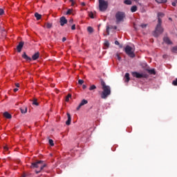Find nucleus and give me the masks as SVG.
<instances>
[{
    "mask_svg": "<svg viewBox=\"0 0 177 177\" xmlns=\"http://www.w3.org/2000/svg\"><path fill=\"white\" fill-rule=\"evenodd\" d=\"M102 91L101 93V99H107V97L111 95V88L107 86L103 79L100 80Z\"/></svg>",
    "mask_w": 177,
    "mask_h": 177,
    "instance_id": "nucleus-1",
    "label": "nucleus"
},
{
    "mask_svg": "<svg viewBox=\"0 0 177 177\" xmlns=\"http://www.w3.org/2000/svg\"><path fill=\"white\" fill-rule=\"evenodd\" d=\"M162 23V21L161 19H158V24L156 25V27L155 28V30L153 32V35L156 38H158L162 32H164V28L161 26V24Z\"/></svg>",
    "mask_w": 177,
    "mask_h": 177,
    "instance_id": "nucleus-2",
    "label": "nucleus"
},
{
    "mask_svg": "<svg viewBox=\"0 0 177 177\" xmlns=\"http://www.w3.org/2000/svg\"><path fill=\"white\" fill-rule=\"evenodd\" d=\"M109 8V1L99 0V9L100 12H106Z\"/></svg>",
    "mask_w": 177,
    "mask_h": 177,
    "instance_id": "nucleus-3",
    "label": "nucleus"
},
{
    "mask_svg": "<svg viewBox=\"0 0 177 177\" xmlns=\"http://www.w3.org/2000/svg\"><path fill=\"white\" fill-rule=\"evenodd\" d=\"M125 17V13L123 12H118L115 14V19H116V24L121 23V21H124V18Z\"/></svg>",
    "mask_w": 177,
    "mask_h": 177,
    "instance_id": "nucleus-4",
    "label": "nucleus"
},
{
    "mask_svg": "<svg viewBox=\"0 0 177 177\" xmlns=\"http://www.w3.org/2000/svg\"><path fill=\"white\" fill-rule=\"evenodd\" d=\"M124 52L129 56V57H135V53H133V50L130 46H127L124 48Z\"/></svg>",
    "mask_w": 177,
    "mask_h": 177,
    "instance_id": "nucleus-5",
    "label": "nucleus"
},
{
    "mask_svg": "<svg viewBox=\"0 0 177 177\" xmlns=\"http://www.w3.org/2000/svg\"><path fill=\"white\" fill-rule=\"evenodd\" d=\"M44 162L42 160H39L36 162L32 163L30 168H39V165H41Z\"/></svg>",
    "mask_w": 177,
    "mask_h": 177,
    "instance_id": "nucleus-6",
    "label": "nucleus"
},
{
    "mask_svg": "<svg viewBox=\"0 0 177 177\" xmlns=\"http://www.w3.org/2000/svg\"><path fill=\"white\" fill-rule=\"evenodd\" d=\"M132 75L133 77H136V78H146V76H145V75L139 73L138 72H133Z\"/></svg>",
    "mask_w": 177,
    "mask_h": 177,
    "instance_id": "nucleus-7",
    "label": "nucleus"
},
{
    "mask_svg": "<svg viewBox=\"0 0 177 177\" xmlns=\"http://www.w3.org/2000/svg\"><path fill=\"white\" fill-rule=\"evenodd\" d=\"M85 104H88V100H82V102L78 105V106L76 108V110L78 111V110H80V109H81L82 106H85Z\"/></svg>",
    "mask_w": 177,
    "mask_h": 177,
    "instance_id": "nucleus-8",
    "label": "nucleus"
},
{
    "mask_svg": "<svg viewBox=\"0 0 177 177\" xmlns=\"http://www.w3.org/2000/svg\"><path fill=\"white\" fill-rule=\"evenodd\" d=\"M60 26L63 27L64 24H67V19H66V17H62L59 19Z\"/></svg>",
    "mask_w": 177,
    "mask_h": 177,
    "instance_id": "nucleus-9",
    "label": "nucleus"
},
{
    "mask_svg": "<svg viewBox=\"0 0 177 177\" xmlns=\"http://www.w3.org/2000/svg\"><path fill=\"white\" fill-rule=\"evenodd\" d=\"M23 46H24V42L20 41L17 46V52L20 53L21 52V49H23Z\"/></svg>",
    "mask_w": 177,
    "mask_h": 177,
    "instance_id": "nucleus-10",
    "label": "nucleus"
},
{
    "mask_svg": "<svg viewBox=\"0 0 177 177\" xmlns=\"http://www.w3.org/2000/svg\"><path fill=\"white\" fill-rule=\"evenodd\" d=\"M163 41L164 42H165V44H167V45H172V41H171V39H169V37H165L163 38Z\"/></svg>",
    "mask_w": 177,
    "mask_h": 177,
    "instance_id": "nucleus-11",
    "label": "nucleus"
},
{
    "mask_svg": "<svg viewBox=\"0 0 177 177\" xmlns=\"http://www.w3.org/2000/svg\"><path fill=\"white\" fill-rule=\"evenodd\" d=\"M67 117H68V120L66 122V125H71V115H70V113H66Z\"/></svg>",
    "mask_w": 177,
    "mask_h": 177,
    "instance_id": "nucleus-12",
    "label": "nucleus"
},
{
    "mask_svg": "<svg viewBox=\"0 0 177 177\" xmlns=\"http://www.w3.org/2000/svg\"><path fill=\"white\" fill-rule=\"evenodd\" d=\"M22 57L23 59H25L26 62H31V57L27 56V54H26V53H24V54L22 55Z\"/></svg>",
    "mask_w": 177,
    "mask_h": 177,
    "instance_id": "nucleus-13",
    "label": "nucleus"
},
{
    "mask_svg": "<svg viewBox=\"0 0 177 177\" xmlns=\"http://www.w3.org/2000/svg\"><path fill=\"white\" fill-rule=\"evenodd\" d=\"M39 58V52H37L36 53H35L32 56V60H37V59Z\"/></svg>",
    "mask_w": 177,
    "mask_h": 177,
    "instance_id": "nucleus-14",
    "label": "nucleus"
},
{
    "mask_svg": "<svg viewBox=\"0 0 177 177\" xmlns=\"http://www.w3.org/2000/svg\"><path fill=\"white\" fill-rule=\"evenodd\" d=\"M27 106H22L20 108V111L22 114H26V113H27Z\"/></svg>",
    "mask_w": 177,
    "mask_h": 177,
    "instance_id": "nucleus-15",
    "label": "nucleus"
},
{
    "mask_svg": "<svg viewBox=\"0 0 177 177\" xmlns=\"http://www.w3.org/2000/svg\"><path fill=\"white\" fill-rule=\"evenodd\" d=\"M3 117L7 118L8 120H10V118H12V115H10V113H9L8 112H4Z\"/></svg>",
    "mask_w": 177,
    "mask_h": 177,
    "instance_id": "nucleus-16",
    "label": "nucleus"
},
{
    "mask_svg": "<svg viewBox=\"0 0 177 177\" xmlns=\"http://www.w3.org/2000/svg\"><path fill=\"white\" fill-rule=\"evenodd\" d=\"M35 17H36L37 20H41V18L42 17V15H41L38 12L35 13Z\"/></svg>",
    "mask_w": 177,
    "mask_h": 177,
    "instance_id": "nucleus-17",
    "label": "nucleus"
},
{
    "mask_svg": "<svg viewBox=\"0 0 177 177\" xmlns=\"http://www.w3.org/2000/svg\"><path fill=\"white\" fill-rule=\"evenodd\" d=\"M149 74H151L152 75H156V70L154 69H148L147 70Z\"/></svg>",
    "mask_w": 177,
    "mask_h": 177,
    "instance_id": "nucleus-18",
    "label": "nucleus"
},
{
    "mask_svg": "<svg viewBox=\"0 0 177 177\" xmlns=\"http://www.w3.org/2000/svg\"><path fill=\"white\" fill-rule=\"evenodd\" d=\"M124 77L126 78L125 82H129V80H131V78L129 77V73H127L125 74Z\"/></svg>",
    "mask_w": 177,
    "mask_h": 177,
    "instance_id": "nucleus-19",
    "label": "nucleus"
},
{
    "mask_svg": "<svg viewBox=\"0 0 177 177\" xmlns=\"http://www.w3.org/2000/svg\"><path fill=\"white\" fill-rule=\"evenodd\" d=\"M136 10H138V6H133L131 8V12H132V13H135V12H136Z\"/></svg>",
    "mask_w": 177,
    "mask_h": 177,
    "instance_id": "nucleus-20",
    "label": "nucleus"
},
{
    "mask_svg": "<svg viewBox=\"0 0 177 177\" xmlns=\"http://www.w3.org/2000/svg\"><path fill=\"white\" fill-rule=\"evenodd\" d=\"M45 167H46V165L44 164V162L41 164L39 165V168L40 169V171H42V169H44Z\"/></svg>",
    "mask_w": 177,
    "mask_h": 177,
    "instance_id": "nucleus-21",
    "label": "nucleus"
},
{
    "mask_svg": "<svg viewBox=\"0 0 177 177\" xmlns=\"http://www.w3.org/2000/svg\"><path fill=\"white\" fill-rule=\"evenodd\" d=\"M164 16H165V15H164V13L162 12L158 13V19H161V17H164Z\"/></svg>",
    "mask_w": 177,
    "mask_h": 177,
    "instance_id": "nucleus-22",
    "label": "nucleus"
},
{
    "mask_svg": "<svg viewBox=\"0 0 177 177\" xmlns=\"http://www.w3.org/2000/svg\"><path fill=\"white\" fill-rule=\"evenodd\" d=\"M124 3H125V5H132V1H131V0H124Z\"/></svg>",
    "mask_w": 177,
    "mask_h": 177,
    "instance_id": "nucleus-23",
    "label": "nucleus"
},
{
    "mask_svg": "<svg viewBox=\"0 0 177 177\" xmlns=\"http://www.w3.org/2000/svg\"><path fill=\"white\" fill-rule=\"evenodd\" d=\"M70 99H71V94H68V95L65 98V100L66 102H70Z\"/></svg>",
    "mask_w": 177,
    "mask_h": 177,
    "instance_id": "nucleus-24",
    "label": "nucleus"
},
{
    "mask_svg": "<svg viewBox=\"0 0 177 177\" xmlns=\"http://www.w3.org/2000/svg\"><path fill=\"white\" fill-rule=\"evenodd\" d=\"M155 1L158 3H165V2H167V0H155Z\"/></svg>",
    "mask_w": 177,
    "mask_h": 177,
    "instance_id": "nucleus-25",
    "label": "nucleus"
},
{
    "mask_svg": "<svg viewBox=\"0 0 177 177\" xmlns=\"http://www.w3.org/2000/svg\"><path fill=\"white\" fill-rule=\"evenodd\" d=\"M115 56L118 59V60H119V62H121L122 58H121V56H120L119 53H116Z\"/></svg>",
    "mask_w": 177,
    "mask_h": 177,
    "instance_id": "nucleus-26",
    "label": "nucleus"
},
{
    "mask_svg": "<svg viewBox=\"0 0 177 177\" xmlns=\"http://www.w3.org/2000/svg\"><path fill=\"white\" fill-rule=\"evenodd\" d=\"M87 30L91 34V32H93V28L91 27V26H88L87 28Z\"/></svg>",
    "mask_w": 177,
    "mask_h": 177,
    "instance_id": "nucleus-27",
    "label": "nucleus"
},
{
    "mask_svg": "<svg viewBox=\"0 0 177 177\" xmlns=\"http://www.w3.org/2000/svg\"><path fill=\"white\" fill-rule=\"evenodd\" d=\"M95 89H96V86L95 84L91 85L89 88V91H93Z\"/></svg>",
    "mask_w": 177,
    "mask_h": 177,
    "instance_id": "nucleus-28",
    "label": "nucleus"
},
{
    "mask_svg": "<svg viewBox=\"0 0 177 177\" xmlns=\"http://www.w3.org/2000/svg\"><path fill=\"white\" fill-rule=\"evenodd\" d=\"M104 46H106V48H109V46H110V43L109 42V41H104Z\"/></svg>",
    "mask_w": 177,
    "mask_h": 177,
    "instance_id": "nucleus-29",
    "label": "nucleus"
},
{
    "mask_svg": "<svg viewBox=\"0 0 177 177\" xmlns=\"http://www.w3.org/2000/svg\"><path fill=\"white\" fill-rule=\"evenodd\" d=\"M48 143H49V145H51V146H55V143H53V140H52V139H50V140H48Z\"/></svg>",
    "mask_w": 177,
    "mask_h": 177,
    "instance_id": "nucleus-30",
    "label": "nucleus"
},
{
    "mask_svg": "<svg viewBox=\"0 0 177 177\" xmlns=\"http://www.w3.org/2000/svg\"><path fill=\"white\" fill-rule=\"evenodd\" d=\"M89 17H91V19H95V16L93 15V12H90L88 14Z\"/></svg>",
    "mask_w": 177,
    "mask_h": 177,
    "instance_id": "nucleus-31",
    "label": "nucleus"
},
{
    "mask_svg": "<svg viewBox=\"0 0 177 177\" xmlns=\"http://www.w3.org/2000/svg\"><path fill=\"white\" fill-rule=\"evenodd\" d=\"M172 52H174V53H176L177 52V46H174L171 49Z\"/></svg>",
    "mask_w": 177,
    "mask_h": 177,
    "instance_id": "nucleus-32",
    "label": "nucleus"
},
{
    "mask_svg": "<svg viewBox=\"0 0 177 177\" xmlns=\"http://www.w3.org/2000/svg\"><path fill=\"white\" fill-rule=\"evenodd\" d=\"M172 85L177 86V78L172 82Z\"/></svg>",
    "mask_w": 177,
    "mask_h": 177,
    "instance_id": "nucleus-33",
    "label": "nucleus"
},
{
    "mask_svg": "<svg viewBox=\"0 0 177 177\" xmlns=\"http://www.w3.org/2000/svg\"><path fill=\"white\" fill-rule=\"evenodd\" d=\"M84 84V80H78V84L79 85H82Z\"/></svg>",
    "mask_w": 177,
    "mask_h": 177,
    "instance_id": "nucleus-34",
    "label": "nucleus"
},
{
    "mask_svg": "<svg viewBox=\"0 0 177 177\" xmlns=\"http://www.w3.org/2000/svg\"><path fill=\"white\" fill-rule=\"evenodd\" d=\"M32 104H35V106H38L39 105L38 102H37V100H33Z\"/></svg>",
    "mask_w": 177,
    "mask_h": 177,
    "instance_id": "nucleus-35",
    "label": "nucleus"
},
{
    "mask_svg": "<svg viewBox=\"0 0 177 177\" xmlns=\"http://www.w3.org/2000/svg\"><path fill=\"white\" fill-rule=\"evenodd\" d=\"M73 12V10L68 9L66 12V15H71V12Z\"/></svg>",
    "mask_w": 177,
    "mask_h": 177,
    "instance_id": "nucleus-36",
    "label": "nucleus"
},
{
    "mask_svg": "<svg viewBox=\"0 0 177 177\" xmlns=\"http://www.w3.org/2000/svg\"><path fill=\"white\" fill-rule=\"evenodd\" d=\"M3 13H5V11L3 10V9L0 8V16H2V15H3Z\"/></svg>",
    "mask_w": 177,
    "mask_h": 177,
    "instance_id": "nucleus-37",
    "label": "nucleus"
},
{
    "mask_svg": "<svg viewBox=\"0 0 177 177\" xmlns=\"http://www.w3.org/2000/svg\"><path fill=\"white\" fill-rule=\"evenodd\" d=\"M109 30H110V27L106 26V33H107V35H110V32L109 31Z\"/></svg>",
    "mask_w": 177,
    "mask_h": 177,
    "instance_id": "nucleus-38",
    "label": "nucleus"
},
{
    "mask_svg": "<svg viewBox=\"0 0 177 177\" xmlns=\"http://www.w3.org/2000/svg\"><path fill=\"white\" fill-rule=\"evenodd\" d=\"M47 28H52V24L48 23L46 25Z\"/></svg>",
    "mask_w": 177,
    "mask_h": 177,
    "instance_id": "nucleus-39",
    "label": "nucleus"
},
{
    "mask_svg": "<svg viewBox=\"0 0 177 177\" xmlns=\"http://www.w3.org/2000/svg\"><path fill=\"white\" fill-rule=\"evenodd\" d=\"M140 27H142V28H146V27H147V24H141Z\"/></svg>",
    "mask_w": 177,
    "mask_h": 177,
    "instance_id": "nucleus-40",
    "label": "nucleus"
},
{
    "mask_svg": "<svg viewBox=\"0 0 177 177\" xmlns=\"http://www.w3.org/2000/svg\"><path fill=\"white\" fill-rule=\"evenodd\" d=\"M71 30H75V24L71 26Z\"/></svg>",
    "mask_w": 177,
    "mask_h": 177,
    "instance_id": "nucleus-41",
    "label": "nucleus"
},
{
    "mask_svg": "<svg viewBox=\"0 0 177 177\" xmlns=\"http://www.w3.org/2000/svg\"><path fill=\"white\" fill-rule=\"evenodd\" d=\"M15 86H17V88H19L20 87V84L16 83Z\"/></svg>",
    "mask_w": 177,
    "mask_h": 177,
    "instance_id": "nucleus-42",
    "label": "nucleus"
},
{
    "mask_svg": "<svg viewBox=\"0 0 177 177\" xmlns=\"http://www.w3.org/2000/svg\"><path fill=\"white\" fill-rule=\"evenodd\" d=\"M115 45H120V42L118 41H115Z\"/></svg>",
    "mask_w": 177,
    "mask_h": 177,
    "instance_id": "nucleus-43",
    "label": "nucleus"
},
{
    "mask_svg": "<svg viewBox=\"0 0 177 177\" xmlns=\"http://www.w3.org/2000/svg\"><path fill=\"white\" fill-rule=\"evenodd\" d=\"M73 21H74L73 19H70V20H69V23H70L71 24H73Z\"/></svg>",
    "mask_w": 177,
    "mask_h": 177,
    "instance_id": "nucleus-44",
    "label": "nucleus"
},
{
    "mask_svg": "<svg viewBox=\"0 0 177 177\" xmlns=\"http://www.w3.org/2000/svg\"><path fill=\"white\" fill-rule=\"evenodd\" d=\"M4 150L6 151H8V150H9V148H8V147H4Z\"/></svg>",
    "mask_w": 177,
    "mask_h": 177,
    "instance_id": "nucleus-45",
    "label": "nucleus"
},
{
    "mask_svg": "<svg viewBox=\"0 0 177 177\" xmlns=\"http://www.w3.org/2000/svg\"><path fill=\"white\" fill-rule=\"evenodd\" d=\"M171 5H172V6H176V2H173V3H171Z\"/></svg>",
    "mask_w": 177,
    "mask_h": 177,
    "instance_id": "nucleus-46",
    "label": "nucleus"
},
{
    "mask_svg": "<svg viewBox=\"0 0 177 177\" xmlns=\"http://www.w3.org/2000/svg\"><path fill=\"white\" fill-rule=\"evenodd\" d=\"M82 88H83V89H86V85L84 84V85L82 86Z\"/></svg>",
    "mask_w": 177,
    "mask_h": 177,
    "instance_id": "nucleus-47",
    "label": "nucleus"
},
{
    "mask_svg": "<svg viewBox=\"0 0 177 177\" xmlns=\"http://www.w3.org/2000/svg\"><path fill=\"white\" fill-rule=\"evenodd\" d=\"M42 170H41V169L39 171L36 170V174H39V172H41Z\"/></svg>",
    "mask_w": 177,
    "mask_h": 177,
    "instance_id": "nucleus-48",
    "label": "nucleus"
},
{
    "mask_svg": "<svg viewBox=\"0 0 177 177\" xmlns=\"http://www.w3.org/2000/svg\"><path fill=\"white\" fill-rule=\"evenodd\" d=\"M81 5H82V6H85V2H82V3H81Z\"/></svg>",
    "mask_w": 177,
    "mask_h": 177,
    "instance_id": "nucleus-49",
    "label": "nucleus"
},
{
    "mask_svg": "<svg viewBox=\"0 0 177 177\" xmlns=\"http://www.w3.org/2000/svg\"><path fill=\"white\" fill-rule=\"evenodd\" d=\"M66 37H63V38H62V42L66 41Z\"/></svg>",
    "mask_w": 177,
    "mask_h": 177,
    "instance_id": "nucleus-50",
    "label": "nucleus"
},
{
    "mask_svg": "<svg viewBox=\"0 0 177 177\" xmlns=\"http://www.w3.org/2000/svg\"><path fill=\"white\" fill-rule=\"evenodd\" d=\"M74 5H75V1H74L73 3H71V6H74Z\"/></svg>",
    "mask_w": 177,
    "mask_h": 177,
    "instance_id": "nucleus-51",
    "label": "nucleus"
},
{
    "mask_svg": "<svg viewBox=\"0 0 177 177\" xmlns=\"http://www.w3.org/2000/svg\"><path fill=\"white\" fill-rule=\"evenodd\" d=\"M17 91H19V88H15L14 89V92H17Z\"/></svg>",
    "mask_w": 177,
    "mask_h": 177,
    "instance_id": "nucleus-52",
    "label": "nucleus"
},
{
    "mask_svg": "<svg viewBox=\"0 0 177 177\" xmlns=\"http://www.w3.org/2000/svg\"><path fill=\"white\" fill-rule=\"evenodd\" d=\"M69 2H71V3H74V0H69Z\"/></svg>",
    "mask_w": 177,
    "mask_h": 177,
    "instance_id": "nucleus-53",
    "label": "nucleus"
},
{
    "mask_svg": "<svg viewBox=\"0 0 177 177\" xmlns=\"http://www.w3.org/2000/svg\"><path fill=\"white\" fill-rule=\"evenodd\" d=\"M167 57V55H163V59H165Z\"/></svg>",
    "mask_w": 177,
    "mask_h": 177,
    "instance_id": "nucleus-54",
    "label": "nucleus"
},
{
    "mask_svg": "<svg viewBox=\"0 0 177 177\" xmlns=\"http://www.w3.org/2000/svg\"><path fill=\"white\" fill-rule=\"evenodd\" d=\"M114 29H115V30H117V26H115V27H114Z\"/></svg>",
    "mask_w": 177,
    "mask_h": 177,
    "instance_id": "nucleus-55",
    "label": "nucleus"
},
{
    "mask_svg": "<svg viewBox=\"0 0 177 177\" xmlns=\"http://www.w3.org/2000/svg\"><path fill=\"white\" fill-rule=\"evenodd\" d=\"M120 48H122V46L121 45V46H120Z\"/></svg>",
    "mask_w": 177,
    "mask_h": 177,
    "instance_id": "nucleus-56",
    "label": "nucleus"
}]
</instances>
